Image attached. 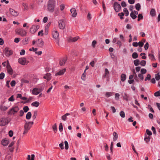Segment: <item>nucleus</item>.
<instances>
[{
    "label": "nucleus",
    "mask_w": 160,
    "mask_h": 160,
    "mask_svg": "<svg viewBox=\"0 0 160 160\" xmlns=\"http://www.w3.org/2000/svg\"><path fill=\"white\" fill-rule=\"evenodd\" d=\"M37 111H35L34 113V114L33 115L32 118L34 119H35L36 118V116L37 115Z\"/></svg>",
    "instance_id": "bf43d9fd"
},
{
    "label": "nucleus",
    "mask_w": 160,
    "mask_h": 160,
    "mask_svg": "<svg viewBox=\"0 0 160 160\" xmlns=\"http://www.w3.org/2000/svg\"><path fill=\"white\" fill-rule=\"evenodd\" d=\"M112 135L113 136V141H116L118 137V133L116 132H114L113 133Z\"/></svg>",
    "instance_id": "6ab92c4d"
},
{
    "label": "nucleus",
    "mask_w": 160,
    "mask_h": 160,
    "mask_svg": "<svg viewBox=\"0 0 160 160\" xmlns=\"http://www.w3.org/2000/svg\"><path fill=\"white\" fill-rule=\"evenodd\" d=\"M135 8L137 10L139 11L141 8V6L139 3H138L136 4Z\"/></svg>",
    "instance_id": "c9c22d12"
},
{
    "label": "nucleus",
    "mask_w": 160,
    "mask_h": 160,
    "mask_svg": "<svg viewBox=\"0 0 160 160\" xmlns=\"http://www.w3.org/2000/svg\"><path fill=\"white\" fill-rule=\"evenodd\" d=\"M9 11L11 14L14 16L16 17L18 15V12L10 8Z\"/></svg>",
    "instance_id": "ddd939ff"
},
{
    "label": "nucleus",
    "mask_w": 160,
    "mask_h": 160,
    "mask_svg": "<svg viewBox=\"0 0 160 160\" xmlns=\"http://www.w3.org/2000/svg\"><path fill=\"white\" fill-rule=\"evenodd\" d=\"M52 36L53 38L56 40L57 43L59 45V40L58 39L59 33L57 31H53L52 32Z\"/></svg>",
    "instance_id": "39448f33"
},
{
    "label": "nucleus",
    "mask_w": 160,
    "mask_h": 160,
    "mask_svg": "<svg viewBox=\"0 0 160 160\" xmlns=\"http://www.w3.org/2000/svg\"><path fill=\"white\" fill-rule=\"evenodd\" d=\"M40 104V103L39 102L35 101L33 102L32 103L31 105L35 107H38Z\"/></svg>",
    "instance_id": "4be33fe9"
},
{
    "label": "nucleus",
    "mask_w": 160,
    "mask_h": 160,
    "mask_svg": "<svg viewBox=\"0 0 160 160\" xmlns=\"http://www.w3.org/2000/svg\"><path fill=\"white\" fill-rule=\"evenodd\" d=\"M70 12L72 14V16L73 17H75L76 16L77 13L76 12V11L75 8H72L70 10Z\"/></svg>",
    "instance_id": "dca6fc26"
},
{
    "label": "nucleus",
    "mask_w": 160,
    "mask_h": 160,
    "mask_svg": "<svg viewBox=\"0 0 160 160\" xmlns=\"http://www.w3.org/2000/svg\"><path fill=\"white\" fill-rule=\"evenodd\" d=\"M65 148L67 150L68 148V144L67 141H65L64 142Z\"/></svg>",
    "instance_id": "ea45409f"
},
{
    "label": "nucleus",
    "mask_w": 160,
    "mask_h": 160,
    "mask_svg": "<svg viewBox=\"0 0 160 160\" xmlns=\"http://www.w3.org/2000/svg\"><path fill=\"white\" fill-rule=\"evenodd\" d=\"M138 21H139L141 19H142L143 16L141 14H139L138 16Z\"/></svg>",
    "instance_id": "4c0bfd02"
},
{
    "label": "nucleus",
    "mask_w": 160,
    "mask_h": 160,
    "mask_svg": "<svg viewBox=\"0 0 160 160\" xmlns=\"http://www.w3.org/2000/svg\"><path fill=\"white\" fill-rule=\"evenodd\" d=\"M22 82L23 83H29V81L28 80H26L24 78L21 79Z\"/></svg>",
    "instance_id": "3c124183"
},
{
    "label": "nucleus",
    "mask_w": 160,
    "mask_h": 160,
    "mask_svg": "<svg viewBox=\"0 0 160 160\" xmlns=\"http://www.w3.org/2000/svg\"><path fill=\"white\" fill-rule=\"evenodd\" d=\"M113 7L114 10L117 12H119L121 8L120 4L117 2H115L114 3Z\"/></svg>",
    "instance_id": "0eeeda50"
},
{
    "label": "nucleus",
    "mask_w": 160,
    "mask_h": 160,
    "mask_svg": "<svg viewBox=\"0 0 160 160\" xmlns=\"http://www.w3.org/2000/svg\"><path fill=\"white\" fill-rule=\"evenodd\" d=\"M16 84V82L14 80H12V81L11 83L10 84L12 87H13L15 86Z\"/></svg>",
    "instance_id": "13d9d810"
},
{
    "label": "nucleus",
    "mask_w": 160,
    "mask_h": 160,
    "mask_svg": "<svg viewBox=\"0 0 160 160\" xmlns=\"http://www.w3.org/2000/svg\"><path fill=\"white\" fill-rule=\"evenodd\" d=\"M9 122L8 118H0V126H4L8 124Z\"/></svg>",
    "instance_id": "7ed1b4c3"
},
{
    "label": "nucleus",
    "mask_w": 160,
    "mask_h": 160,
    "mask_svg": "<svg viewBox=\"0 0 160 160\" xmlns=\"http://www.w3.org/2000/svg\"><path fill=\"white\" fill-rule=\"evenodd\" d=\"M5 76V74L3 72H1L0 74V79H2Z\"/></svg>",
    "instance_id": "052dcab7"
},
{
    "label": "nucleus",
    "mask_w": 160,
    "mask_h": 160,
    "mask_svg": "<svg viewBox=\"0 0 160 160\" xmlns=\"http://www.w3.org/2000/svg\"><path fill=\"white\" fill-rule=\"evenodd\" d=\"M66 69L65 68L63 69L62 70H60L59 72L56 73L55 74L56 76L58 75H62L65 72Z\"/></svg>",
    "instance_id": "f3484780"
},
{
    "label": "nucleus",
    "mask_w": 160,
    "mask_h": 160,
    "mask_svg": "<svg viewBox=\"0 0 160 160\" xmlns=\"http://www.w3.org/2000/svg\"><path fill=\"white\" fill-rule=\"evenodd\" d=\"M44 88H45V85L43 84V85H42V87L41 88H33L32 90H42L44 89ZM45 89H46L45 88Z\"/></svg>",
    "instance_id": "72a5a7b5"
},
{
    "label": "nucleus",
    "mask_w": 160,
    "mask_h": 160,
    "mask_svg": "<svg viewBox=\"0 0 160 160\" xmlns=\"http://www.w3.org/2000/svg\"><path fill=\"white\" fill-rule=\"evenodd\" d=\"M55 6V0H49L48 3V10L51 12L54 11Z\"/></svg>",
    "instance_id": "f257e3e1"
},
{
    "label": "nucleus",
    "mask_w": 160,
    "mask_h": 160,
    "mask_svg": "<svg viewBox=\"0 0 160 160\" xmlns=\"http://www.w3.org/2000/svg\"><path fill=\"white\" fill-rule=\"evenodd\" d=\"M118 15L120 17L121 19H122L123 18V16L124 15V13L123 12L119 13Z\"/></svg>",
    "instance_id": "a19ab883"
},
{
    "label": "nucleus",
    "mask_w": 160,
    "mask_h": 160,
    "mask_svg": "<svg viewBox=\"0 0 160 160\" xmlns=\"http://www.w3.org/2000/svg\"><path fill=\"white\" fill-rule=\"evenodd\" d=\"M41 91H32V93L33 94L37 95L40 93Z\"/></svg>",
    "instance_id": "2f4dec72"
},
{
    "label": "nucleus",
    "mask_w": 160,
    "mask_h": 160,
    "mask_svg": "<svg viewBox=\"0 0 160 160\" xmlns=\"http://www.w3.org/2000/svg\"><path fill=\"white\" fill-rule=\"evenodd\" d=\"M22 6L24 7V9L25 10L27 9V8H28L27 5L25 3H23L22 4Z\"/></svg>",
    "instance_id": "680f3d73"
},
{
    "label": "nucleus",
    "mask_w": 160,
    "mask_h": 160,
    "mask_svg": "<svg viewBox=\"0 0 160 160\" xmlns=\"http://www.w3.org/2000/svg\"><path fill=\"white\" fill-rule=\"evenodd\" d=\"M150 139V136H147V135H145L144 138V140L147 142H148L149 141Z\"/></svg>",
    "instance_id": "7c9ffc66"
},
{
    "label": "nucleus",
    "mask_w": 160,
    "mask_h": 160,
    "mask_svg": "<svg viewBox=\"0 0 160 160\" xmlns=\"http://www.w3.org/2000/svg\"><path fill=\"white\" fill-rule=\"evenodd\" d=\"M155 78L157 80H159L160 79V75L159 73L155 75Z\"/></svg>",
    "instance_id": "603ef678"
},
{
    "label": "nucleus",
    "mask_w": 160,
    "mask_h": 160,
    "mask_svg": "<svg viewBox=\"0 0 160 160\" xmlns=\"http://www.w3.org/2000/svg\"><path fill=\"white\" fill-rule=\"evenodd\" d=\"M13 132L12 131L10 130L8 134L10 137H12L13 135Z\"/></svg>",
    "instance_id": "774afa93"
},
{
    "label": "nucleus",
    "mask_w": 160,
    "mask_h": 160,
    "mask_svg": "<svg viewBox=\"0 0 160 160\" xmlns=\"http://www.w3.org/2000/svg\"><path fill=\"white\" fill-rule=\"evenodd\" d=\"M132 57L133 58L136 59L138 57V54L136 52H133L132 54Z\"/></svg>",
    "instance_id": "f704fd0d"
},
{
    "label": "nucleus",
    "mask_w": 160,
    "mask_h": 160,
    "mask_svg": "<svg viewBox=\"0 0 160 160\" xmlns=\"http://www.w3.org/2000/svg\"><path fill=\"white\" fill-rule=\"evenodd\" d=\"M52 128L53 130L56 133V132L57 131V126L56 124L55 123V124L53 126Z\"/></svg>",
    "instance_id": "864d4df0"
},
{
    "label": "nucleus",
    "mask_w": 160,
    "mask_h": 160,
    "mask_svg": "<svg viewBox=\"0 0 160 160\" xmlns=\"http://www.w3.org/2000/svg\"><path fill=\"white\" fill-rule=\"evenodd\" d=\"M16 33L21 36L23 37L26 35L27 32L22 28H20L17 30Z\"/></svg>",
    "instance_id": "423d86ee"
},
{
    "label": "nucleus",
    "mask_w": 160,
    "mask_h": 160,
    "mask_svg": "<svg viewBox=\"0 0 160 160\" xmlns=\"http://www.w3.org/2000/svg\"><path fill=\"white\" fill-rule=\"evenodd\" d=\"M149 46V44L148 42H147L144 46V48L145 50L148 49Z\"/></svg>",
    "instance_id": "4d7b16f0"
},
{
    "label": "nucleus",
    "mask_w": 160,
    "mask_h": 160,
    "mask_svg": "<svg viewBox=\"0 0 160 160\" xmlns=\"http://www.w3.org/2000/svg\"><path fill=\"white\" fill-rule=\"evenodd\" d=\"M33 124V122H26L24 126V130L23 134L27 133Z\"/></svg>",
    "instance_id": "f03ea898"
},
{
    "label": "nucleus",
    "mask_w": 160,
    "mask_h": 160,
    "mask_svg": "<svg viewBox=\"0 0 160 160\" xmlns=\"http://www.w3.org/2000/svg\"><path fill=\"white\" fill-rule=\"evenodd\" d=\"M105 74L103 76L104 77H105L107 75H108L109 74V72L107 68H105Z\"/></svg>",
    "instance_id": "8fccbe9b"
},
{
    "label": "nucleus",
    "mask_w": 160,
    "mask_h": 160,
    "mask_svg": "<svg viewBox=\"0 0 160 160\" xmlns=\"http://www.w3.org/2000/svg\"><path fill=\"white\" fill-rule=\"evenodd\" d=\"M37 42V45L38 47H41L44 45V42L42 39H38Z\"/></svg>",
    "instance_id": "4468645a"
},
{
    "label": "nucleus",
    "mask_w": 160,
    "mask_h": 160,
    "mask_svg": "<svg viewBox=\"0 0 160 160\" xmlns=\"http://www.w3.org/2000/svg\"><path fill=\"white\" fill-rule=\"evenodd\" d=\"M67 60V58H64L60 60L59 64L61 66H63Z\"/></svg>",
    "instance_id": "f8f14e48"
},
{
    "label": "nucleus",
    "mask_w": 160,
    "mask_h": 160,
    "mask_svg": "<svg viewBox=\"0 0 160 160\" xmlns=\"http://www.w3.org/2000/svg\"><path fill=\"white\" fill-rule=\"evenodd\" d=\"M123 12L125 13V16H127L129 15V12L127 8H125L123 10Z\"/></svg>",
    "instance_id": "e433bc0d"
},
{
    "label": "nucleus",
    "mask_w": 160,
    "mask_h": 160,
    "mask_svg": "<svg viewBox=\"0 0 160 160\" xmlns=\"http://www.w3.org/2000/svg\"><path fill=\"white\" fill-rule=\"evenodd\" d=\"M4 54L7 57H9L12 54V51L8 48H6L4 50Z\"/></svg>",
    "instance_id": "6e6552de"
},
{
    "label": "nucleus",
    "mask_w": 160,
    "mask_h": 160,
    "mask_svg": "<svg viewBox=\"0 0 160 160\" xmlns=\"http://www.w3.org/2000/svg\"><path fill=\"white\" fill-rule=\"evenodd\" d=\"M113 145V142H112L110 146V150H111V154H112L113 153L112 151V149Z\"/></svg>",
    "instance_id": "58836bf2"
},
{
    "label": "nucleus",
    "mask_w": 160,
    "mask_h": 160,
    "mask_svg": "<svg viewBox=\"0 0 160 160\" xmlns=\"http://www.w3.org/2000/svg\"><path fill=\"white\" fill-rule=\"evenodd\" d=\"M18 62L19 63L22 65H25L28 62V61H26V59L25 58H19L18 60Z\"/></svg>",
    "instance_id": "9d476101"
},
{
    "label": "nucleus",
    "mask_w": 160,
    "mask_h": 160,
    "mask_svg": "<svg viewBox=\"0 0 160 160\" xmlns=\"http://www.w3.org/2000/svg\"><path fill=\"white\" fill-rule=\"evenodd\" d=\"M121 5L123 7H125L127 5L125 2L124 1H122L121 3Z\"/></svg>",
    "instance_id": "0e129e2a"
},
{
    "label": "nucleus",
    "mask_w": 160,
    "mask_h": 160,
    "mask_svg": "<svg viewBox=\"0 0 160 160\" xmlns=\"http://www.w3.org/2000/svg\"><path fill=\"white\" fill-rule=\"evenodd\" d=\"M59 130L60 132L62 131L63 130V127L62 124V123H60L59 124Z\"/></svg>",
    "instance_id": "79ce46f5"
},
{
    "label": "nucleus",
    "mask_w": 160,
    "mask_h": 160,
    "mask_svg": "<svg viewBox=\"0 0 160 160\" xmlns=\"http://www.w3.org/2000/svg\"><path fill=\"white\" fill-rule=\"evenodd\" d=\"M58 26L60 29H63L65 27V24L62 19L58 21Z\"/></svg>",
    "instance_id": "1a4fd4ad"
},
{
    "label": "nucleus",
    "mask_w": 160,
    "mask_h": 160,
    "mask_svg": "<svg viewBox=\"0 0 160 160\" xmlns=\"http://www.w3.org/2000/svg\"><path fill=\"white\" fill-rule=\"evenodd\" d=\"M8 72L10 75H12L13 73V70L10 65H8L7 67Z\"/></svg>",
    "instance_id": "2eb2a0df"
},
{
    "label": "nucleus",
    "mask_w": 160,
    "mask_h": 160,
    "mask_svg": "<svg viewBox=\"0 0 160 160\" xmlns=\"http://www.w3.org/2000/svg\"><path fill=\"white\" fill-rule=\"evenodd\" d=\"M51 74L50 73H47L43 77L44 78L47 79V81H49L51 78Z\"/></svg>",
    "instance_id": "a211bd4d"
},
{
    "label": "nucleus",
    "mask_w": 160,
    "mask_h": 160,
    "mask_svg": "<svg viewBox=\"0 0 160 160\" xmlns=\"http://www.w3.org/2000/svg\"><path fill=\"white\" fill-rule=\"evenodd\" d=\"M31 113L30 112H28L26 115V118L27 119H29L31 118Z\"/></svg>",
    "instance_id": "c85d7f7f"
},
{
    "label": "nucleus",
    "mask_w": 160,
    "mask_h": 160,
    "mask_svg": "<svg viewBox=\"0 0 160 160\" xmlns=\"http://www.w3.org/2000/svg\"><path fill=\"white\" fill-rule=\"evenodd\" d=\"M146 63V61L145 60H142L140 62V65L143 66H144Z\"/></svg>",
    "instance_id": "de8ad7c7"
},
{
    "label": "nucleus",
    "mask_w": 160,
    "mask_h": 160,
    "mask_svg": "<svg viewBox=\"0 0 160 160\" xmlns=\"http://www.w3.org/2000/svg\"><path fill=\"white\" fill-rule=\"evenodd\" d=\"M120 115L122 118H124L125 117V113L123 111H121L120 112Z\"/></svg>",
    "instance_id": "a18cd8bd"
},
{
    "label": "nucleus",
    "mask_w": 160,
    "mask_h": 160,
    "mask_svg": "<svg viewBox=\"0 0 160 160\" xmlns=\"http://www.w3.org/2000/svg\"><path fill=\"white\" fill-rule=\"evenodd\" d=\"M35 155L34 154L31 155V156L30 155H28L27 157V159L28 160H34Z\"/></svg>",
    "instance_id": "a878e982"
},
{
    "label": "nucleus",
    "mask_w": 160,
    "mask_h": 160,
    "mask_svg": "<svg viewBox=\"0 0 160 160\" xmlns=\"http://www.w3.org/2000/svg\"><path fill=\"white\" fill-rule=\"evenodd\" d=\"M23 110L25 112H26L29 110V108L28 106H26L23 107Z\"/></svg>",
    "instance_id": "49530a36"
},
{
    "label": "nucleus",
    "mask_w": 160,
    "mask_h": 160,
    "mask_svg": "<svg viewBox=\"0 0 160 160\" xmlns=\"http://www.w3.org/2000/svg\"><path fill=\"white\" fill-rule=\"evenodd\" d=\"M130 15L131 17L133 19H135L137 18L136 15H135L133 11H132L130 13Z\"/></svg>",
    "instance_id": "cd10ccee"
},
{
    "label": "nucleus",
    "mask_w": 160,
    "mask_h": 160,
    "mask_svg": "<svg viewBox=\"0 0 160 160\" xmlns=\"http://www.w3.org/2000/svg\"><path fill=\"white\" fill-rule=\"evenodd\" d=\"M2 143L3 145L5 146L8 144L9 141L6 139H4L2 140Z\"/></svg>",
    "instance_id": "412c9836"
},
{
    "label": "nucleus",
    "mask_w": 160,
    "mask_h": 160,
    "mask_svg": "<svg viewBox=\"0 0 160 160\" xmlns=\"http://www.w3.org/2000/svg\"><path fill=\"white\" fill-rule=\"evenodd\" d=\"M70 115V114L69 113H66L64 115H63L62 117V120L65 121L67 118V116Z\"/></svg>",
    "instance_id": "b1692460"
},
{
    "label": "nucleus",
    "mask_w": 160,
    "mask_h": 160,
    "mask_svg": "<svg viewBox=\"0 0 160 160\" xmlns=\"http://www.w3.org/2000/svg\"><path fill=\"white\" fill-rule=\"evenodd\" d=\"M133 63L135 66H137L139 64L140 61L138 59H136L134 61Z\"/></svg>",
    "instance_id": "bb28decb"
},
{
    "label": "nucleus",
    "mask_w": 160,
    "mask_h": 160,
    "mask_svg": "<svg viewBox=\"0 0 160 160\" xmlns=\"http://www.w3.org/2000/svg\"><path fill=\"white\" fill-rule=\"evenodd\" d=\"M147 72V70L146 69L144 68H142L141 69V72L142 74H144Z\"/></svg>",
    "instance_id": "09e8293b"
},
{
    "label": "nucleus",
    "mask_w": 160,
    "mask_h": 160,
    "mask_svg": "<svg viewBox=\"0 0 160 160\" xmlns=\"http://www.w3.org/2000/svg\"><path fill=\"white\" fill-rule=\"evenodd\" d=\"M142 74H139L138 75L139 78L142 80H143L144 79L143 75Z\"/></svg>",
    "instance_id": "e2e57ef3"
},
{
    "label": "nucleus",
    "mask_w": 160,
    "mask_h": 160,
    "mask_svg": "<svg viewBox=\"0 0 160 160\" xmlns=\"http://www.w3.org/2000/svg\"><path fill=\"white\" fill-rule=\"evenodd\" d=\"M19 110V108L18 106L13 107L8 112V114L10 115L12 114L14 115L15 113H17Z\"/></svg>",
    "instance_id": "20e7f679"
},
{
    "label": "nucleus",
    "mask_w": 160,
    "mask_h": 160,
    "mask_svg": "<svg viewBox=\"0 0 160 160\" xmlns=\"http://www.w3.org/2000/svg\"><path fill=\"white\" fill-rule=\"evenodd\" d=\"M150 14L152 17L156 15V12L155 9L153 8L151 9L150 12Z\"/></svg>",
    "instance_id": "393cba45"
},
{
    "label": "nucleus",
    "mask_w": 160,
    "mask_h": 160,
    "mask_svg": "<svg viewBox=\"0 0 160 160\" xmlns=\"http://www.w3.org/2000/svg\"><path fill=\"white\" fill-rule=\"evenodd\" d=\"M146 133L147 134L149 135V136H151L152 135V132L151 131H150L148 129H147Z\"/></svg>",
    "instance_id": "5fc2aeb1"
},
{
    "label": "nucleus",
    "mask_w": 160,
    "mask_h": 160,
    "mask_svg": "<svg viewBox=\"0 0 160 160\" xmlns=\"http://www.w3.org/2000/svg\"><path fill=\"white\" fill-rule=\"evenodd\" d=\"M8 100L9 101H13L14 100L13 98V96L12 95L10 98H9L8 99Z\"/></svg>",
    "instance_id": "69168bd1"
},
{
    "label": "nucleus",
    "mask_w": 160,
    "mask_h": 160,
    "mask_svg": "<svg viewBox=\"0 0 160 160\" xmlns=\"http://www.w3.org/2000/svg\"><path fill=\"white\" fill-rule=\"evenodd\" d=\"M149 56L151 58H152V60L153 61H154L155 60V58H154V56L152 54H149Z\"/></svg>",
    "instance_id": "338daca9"
},
{
    "label": "nucleus",
    "mask_w": 160,
    "mask_h": 160,
    "mask_svg": "<svg viewBox=\"0 0 160 160\" xmlns=\"http://www.w3.org/2000/svg\"><path fill=\"white\" fill-rule=\"evenodd\" d=\"M85 77H86V72H85V70H84L83 73L82 75L81 78L82 80H85Z\"/></svg>",
    "instance_id": "37998d69"
},
{
    "label": "nucleus",
    "mask_w": 160,
    "mask_h": 160,
    "mask_svg": "<svg viewBox=\"0 0 160 160\" xmlns=\"http://www.w3.org/2000/svg\"><path fill=\"white\" fill-rule=\"evenodd\" d=\"M134 75V80L136 81L137 82H139V80L138 79V77H137V75L136 73H135V74H133Z\"/></svg>",
    "instance_id": "c03bdc74"
},
{
    "label": "nucleus",
    "mask_w": 160,
    "mask_h": 160,
    "mask_svg": "<svg viewBox=\"0 0 160 160\" xmlns=\"http://www.w3.org/2000/svg\"><path fill=\"white\" fill-rule=\"evenodd\" d=\"M113 94V92H107L105 94V96L107 98L112 96Z\"/></svg>",
    "instance_id": "473e14b6"
},
{
    "label": "nucleus",
    "mask_w": 160,
    "mask_h": 160,
    "mask_svg": "<svg viewBox=\"0 0 160 160\" xmlns=\"http://www.w3.org/2000/svg\"><path fill=\"white\" fill-rule=\"evenodd\" d=\"M79 38V37L78 36L74 38L70 37L68 39V41L69 42H74L76 41Z\"/></svg>",
    "instance_id": "9b49d317"
},
{
    "label": "nucleus",
    "mask_w": 160,
    "mask_h": 160,
    "mask_svg": "<svg viewBox=\"0 0 160 160\" xmlns=\"http://www.w3.org/2000/svg\"><path fill=\"white\" fill-rule=\"evenodd\" d=\"M126 78V76L124 74H122L121 76V79L122 82H124Z\"/></svg>",
    "instance_id": "5701e85b"
},
{
    "label": "nucleus",
    "mask_w": 160,
    "mask_h": 160,
    "mask_svg": "<svg viewBox=\"0 0 160 160\" xmlns=\"http://www.w3.org/2000/svg\"><path fill=\"white\" fill-rule=\"evenodd\" d=\"M8 108V107H6L3 105H1L0 106V109L2 111H5L7 110Z\"/></svg>",
    "instance_id": "c756f323"
},
{
    "label": "nucleus",
    "mask_w": 160,
    "mask_h": 160,
    "mask_svg": "<svg viewBox=\"0 0 160 160\" xmlns=\"http://www.w3.org/2000/svg\"><path fill=\"white\" fill-rule=\"evenodd\" d=\"M154 96L156 97H158L160 96V91H158L154 93Z\"/></svg>",
    "instance_id": "6e6d98bb"
},
{
    "label": "nucleus",
    "mask_w": 160,
    "mask_h": 160,
    "mask_svg": "<svg viewBox=\"0 0 160 160\" xmlns=\"http://www.w3.org/2000/svg\"><path fill=\"white\" fill-rule=\"evenodd\" d=\"M35 25H33L30 29V32L32 33H34L36 32V30L35 28Z\"/></svg>",
    "instance_id": "aec40b11"
}]
</instances>
